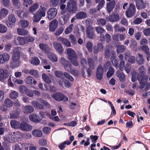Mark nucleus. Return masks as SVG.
<instances>
[{"mask_svg":"<svg viewBox=\"0 0 150 150\" xmlns=\"http://www.w3.org/2000/svg\"><path fill=\"white\" fill-rule=\"evenodd\" d=\"M34 110L33 107L30 105H26L23 109L24 112L25 113H29L33 112Z\"/></svg>","mask_w":150,"mask_h":150,"instance_id":"31","label":"nucleus"},{"mask_svg":"<svg viewBox=\"0 0 150 150\" xmlns=\"http://www.w3.org/2000/svg\"><path fill=\"white\" fill-rule=\"evenodd\" d=\"M7 28L5 26L2 24H0V33H4L7 31Z\"/></svg>","mask_w":150,"mask_h":150,"instance_id":"60","label":"nucleus"},{"mask_svg":"<svg viewBox=\"0 0 150 150\" xmlns=\"http://www.w3.org/2000/svg\"><path fill=\"white\" fill-rule=\"evenodd\" d=\"M19 114V113L18 112H14L10 114L9 117L11 119H16L18 117Z\"/></svg>","mask_w":150,"mask_h":150,"instance_id":"54","label":"nucleus"},{"mask_svg":"<svg viewBox=\"0 0 150 150\" xmlns=\"http://www.w3.org/2000/svg\"><path fill=\"white\" fill-rule=\"evenodd\" d=\"M116 76L121 81L124 82L125 80V74L122 72L118 70L116 72Z\"/></svg>","mask_w":150,"mask_h":150,"instance_id":"30","label":"nucleus"},{"mask_svg":"<svg viewBox=\"0 0 150 150\" xmlns=\"http://www.w3.org/2000/svg\"><path fill=\"white\" fill-rule=\"evenodd\" d=\"M74 25L73 24H71L68 27H67L65 30V33L66 35L70 33L73 28Z\"/></svg>","mask_w":150,"mask_h":150,"instance_id":"50","label":"nucleus"},{"mask_svg":"<svg viewBox=\"0 0 150 150\" xmlns=\"http://www.w3.org/2000/svg\"><path fill=\"white\" fill-rule=\"evenodd\" d=\"M10 59L9 55L6 53L0 54V64H3L8 62Z\"/></svg>","mask_w":150,"mask_h":150,"instance_id":"17","label":"nucleus"},{"mask_svg":"<svg viewBox=\"0 0 150 150\" xmlns=\"http://www.w3.org/2000/svg\"><path fill=\"white\" fill-rule=\"evenodd\" d=\"M61 18L63 19V22L62 21H61V19H60V22L61 23V24L62 25H64L67 22H68V21L69 20V14H67L65 15H64L62 16L61 17Z\"/></svg>","mask_w":150,"mask_h":150,"instance_id":"37","label":"nucleus"},{"mask_svg":"<svg viewBox=\"0 0 150 150\" xmlns=\"http://www.w3.org/2000/svg\"><path fill=\"white\" fill-rule=\"evenodd\" d=\"M4 103V106L6 107H11L13 105L12 102L8 98H7L5 99Z\"/></svg>","mask_w":150,"mask_h":150,"instance_id":"40","label":"nucleus"},{"mask_svg":"<svg viewBox=\"0 0 150 150\" xmlns=\"http://www.w3.org/2000/svg\"><path fill=\"white\" fill-rule=\"evenodd\" d=\"M45 16V13L42 9L39 10L35 13L33 18V22H37L40 20L42 17H44Z\"/></svg>","mask_w":150,"mask_h":150,"instance_id":"4","label":"nucleus"},{"mask_svg":"<svg viewBox=\"0 0 150 150\" xmlns=\"http://www.w3.org/2000/svg\"><path fill=\"white\" fill-rule=\"evenodd\" d=\"M94 32L93 28L91 26H88L86 29V33L87 37L89 39L93 38Z\"/></svg>","mask_w":150,"mask_h":150,"instance_id":"16","label":"nucleus"},{"mask_svg":"<svg viewBox=\"0 0 150 150\" xmlns=\"http://www.w3.org/2000/svg\"><path fill=\"white\" fill-rule=\"evenodd\" d=\"M42 76L43 80L45 82L47 83H51V81L49 76L46 74L45 73L43 74Z\"/></svg>","mask_w":150,"mask_h":150,"instance_id":"39","label":"nucleus"},{"mask_svg":"<svg viewBox=\"0 0 150 150\" xmlns=\"http://www.w3.org/2000/svg\"><path fill=\"white\" fill-rule=\"evenodd\" d=\"M53 45L54 48L59 52L62 53L63 52V49L60 43L57 42H54Z\"/></svg>","mask_w":150,"mask_h":150,"instance_id":"21","label":"nucleus"},{"mask_svg":"<svg viewBox=\"0 0 150 150\" xmlns=\"http://www.w3.org/2000/svg\"><path fill=\"white\" fill-rule=\"evenodd\" d=\"M115 58L116 57L115 56H112L111 58V60L113 66L117 69L118 67V61L115 59Z\"/></svg>","mask_w":150,"mask_h":150,"instance_id":"47","label":"nucleus"},{"mask_svg":"<svg viewBox=\"0 0 150 150\" xmlns=\"http://www.w3.org/2000/svg\"><path fill=\"white\" fill-rule=\"evenodd\" d=\"M29 23L28 22L25 20H22L21 21L20 24L23 28H26L28 25Z\"/></svg>","mask_w":150,"mask_h":150,"instance_id":"59","label":"nucleus"},{"mask_svg":"<svg viewBox=\"0 0 150 150\" xmlns=\"http://www.w3.org/2000/svg\"><path fill=\"white\" fill-rule=\"evenodd\" d=\"M14 42L17 45H23L25 43L24 37H18L15 39Z\"/></svg>","mask_w":150,"mask_h":150,"instance_id":"20","label":"nucleus"},{"mask_svg":"<svg viewBox=\"0 0 150 150\" xmlns=\"http://www.w3.org/2000/svg\"><path fill=\"white\" fill-rule=\"evenodd\" d=\"M88 15L86 13L84 12H79L77 13L75 16L77 19H83L86 18Z\"/></svg>","mask_w":150,"mask_h":150,"instance_id":"23","label":"nucleus"},{"mask_svg":"<svg viewBox=\"0 0 150 150\" xmlns=\"http://www.w3.org/2000/svg\"><path fill=\"white\" fill-rule=\"evenodd\" d=\"M97 23L99 25H104L106 24V21L105 19L100 18L97 21Z\"/></svg>","mask_w":150,"mask_h":150,"instance_id":"52","label":"nucleus"},{"mask_svg":"<svg viewBox=\"0 0 150 150\" xmlns=\"http://www.w3.org/2000/svg\"><path fill=\"white\" fill-rule=\"evenodd\" d=\"M57 13L56 8H52L49 10L47 12L48 18L50 19L53 18L56 16Z\"/></svg>","mask_w":150,"mask_h":150,"instance_id":"14","label":"nucleus"},{"mask_svg":"<svg viewBox=\"0 0 150 150\" xmlns=\"http://www.w3.org/2000/svg\"><path fill=\"white\" fill-rule=\"evenodd\" d=\"M25 41L27 42H33L35 38L34 37H32L31 36H28L27 37H25Z\"/></svg>","mask_w":150,"mask_h":150,"instance_id":"64","label":"nucleus"},{"mask_svg":"<svg viewBox=\"0 0 150 150\" xmlns=\"http://www.w3.org/2000/svg\"><path fill=\"white\" fill-rule=\"evenodd\" d=\"M59 62L64 67L65 70L67 71H70L71 65L64 57H61L59 59Z\"/></svg>","mask_w":150,"mask_h":150,"instance_id":"7","label":"nucleus"},{"mask_svg":"<svg viewBox=\"0 0 150 150\" xmlns=\"http://www.w3.org/2000/svg\"><path fill=\"white\" fill-rule=\"evenodd\" d=\"M33 78L30 76L27 77L25 80L26 83L29 84H32L33 83Z\"/></svg>","mask_w":150,"mask_h":150,"instance_id":"56","label":"nucleus"},{"mask_svg":"<svg viewBox=\"0 0 150 150\" xmlns=\"http://www.w3.org/2000/svg\"><path fill=\"white\" fill-rule=\"evenodd\" d=\"M125 47L124 45H119L117 47V52L119 53L123 52L125 51Z\"/></svg>","mask_w":150,"mask_h":150,"instance_id":"55","label":"nucleus"},{"mask_svg":"<svg viewBox=\"0 0 150 150\" xmlns=\"http://www.w3.org/2000/svg\"><path fill=\"white\" fill-rule=\"evenodd\" d=\"M33 135L36 137H41L42 135V131L39 129H34L32 132Z\"/></svg>","mask_w":150,"mask_h":150,"instance_id":"35","label":"nucleus"},{"mask_svg":"<svg viewBox=\"0 0 150 150\" xmlns=\"http://www.w3.org/2000/svg\"><path fill=\"white\" fill-rule=\"evenodd\" d=\"M103 73V68L102 66L100 65L97 68L96 72V76L98 80H100L102 79Z\"/></svg>","mask_w":150,"mask_h":150,"instance_id":"12","label":"nucleus"},{"mask_svg":"<svg viewBox=\"0 0 150 150\" xmlns=\"http://www.w3.org/2000/svg\"><path fill=\"white\" fill-rule=\"evenodd\" d=\"M148 78V76H146V77H145L144 78H138L140 84V85L139 86L140 88L142 89L145 86V83L146 82Z\"/></svg>","mask_w":150,"mask_h":150,"instance_id":"25","label":"nucleus"},{"mask_svg":"<svg viewBox=\"0 0 150 150\" xmlns=\"http://www.w3.org/2000/svg\"><path fill=\"white\" fill-rule=\"evenodd\" d=\"M27 89V88L25 86L23 85L19 87L20 92L23 93H25Z\"/></svg>","mask_w":150,"mask_h":150,"instance_id":"58","label":"nucleus"},{"mask_svg":"<svg viewBox=\"0 0 150 150\" xmlns=\"http://www.w3.org/2000/svg\"><path fill=\"white\" fill-rule=\"evenodd\" d=\"M8 20L9 21L12 23H14L16 21V19L15 15L13 14H11L8 16Z\"/></svg>","mask_w":150,"mask_h":150,"instance_id":"46","label":"nucleus"},{"mask_svg":"<svg viewBox=\"0 0 150 150\" xmlns=\"http://www.w3.org/2000/svg\"><path fill=\"white\" fill-rule=\"evenodd\" d=\"M114 29L116 32H123L125 31L126 28L123 27H120L119 25L116 24L114 26Z\"/></svg>","mask_w":150,"mask_h":150,"instance_id":"32","label":"nucleus"},{"mask_svg":"<svg viewBox=\"0 0 150 150\" xmlns=\"http://www.w3.org/2000/svg\"><path fill=\"white\" fill-rule=\"evenodd\" d=\"M88 63L90 68L93 69H95V64L94 60L91 58L88 59Z\"/></svg>","mask_w":150,"mask_h":150,"instance_id":"44","label":"nucleus"},{"mask_svg":"<svg viewBox=\"0 0 150 150\" xmlns=\"http://www.w3.org/2000/svg\"><path fill=\"white\" fill-rule=\"evenodd\" d=\"M31 63L34 65H37L40 64V61L37 57H34L30 60Z\"/></svg>","mask_w":150,"mask_h":150,"instance_id":"41","label":"nucleus"},{"mask_svg":"<svg viewBox=\"0 0 150 150\" xmlns=\"http://www.w3.org/2000/svg\"><path fill=\"white\" fill-rule=\"evenodd\" d=\"M39 87L41 89L45 91H48V88L47 85L44 84L43 85L41 83H39Z\"/></svg>","mask_w":150,"mask_h":150,"instance_id":"57","label":"nucleus"},{"mask_svg":"<svg viewBox=\"0 0 150 150\" xmlns=\"http://www.w3.org/2000/svg\"><path fill=\"white\" fill-rule=\"evenodd\" d=\"M29 118L30 120L35 122H40L42 118L39 116L35 114H32L29 116Z\"/></svg>","mask_w":150,"mask_h":150,"instance_id":"18","label":"nucleus"},{"mask_svg":"<svg viewBox=\"0 0 150 150\" xmlns=\"http://www.w3.org/2000/svg\"><path fill=\"white\" fill-rule=\"evenodd\" d=\"M137 45V42L134 39H132L131 40L130 47L132 48H134Z\"/></svg>","mask_w":150,"mask_h":150,"instance_id":"63","label":"nucleus"},{"mask_svg":"<svg viewBox=\"0 0 150 150\" xmlns=\"http://www.w3.org/2000/svg\"><path fill=\"white\" fill-rule=\"evenodd\" d=\"M114 71L113 68L112 67H110L107 73V77L108 78H110L114 74Z\"/></svg>","mask_w":150,"mask_h":150,"instance_id":"48","label":"nucleus"},{"mask_svg":"<svg viewBox=\"0 0 150 150\" xmlns=\"http://www.w3.org/2000/svg\"><path fill=\"white\" fill-rule=\"evenodd\" d=\"M4 141L5 142L3 143V144L4 146H6V142L8 143L15 142L14 137L12 132L9 134L8 137H4Z\"/></svg>","mask_w":150,"mask_h":150,"instance_id":"11","label":"nucleus"},{"mask_svg":"<svg viewBox=\"0 0 150 150\" xmlns=\"http://www.w3.org/2000/svg\"><path fill=\"white\" fill-rule=\"evenodd\" d=\"M136 5L137 8L139 10L144 9L146 7L142 0H136Z\"/></svg>","mask_w":150,"mask_h":150,"instance_id":"22","label":"nucleus"},{"mask_svg":"<svg viewBox=\"0 0 150 150\" xmlns=\"http://www.w3.org/2000/svg\"><path fill=\"white\" fill-rule=\"evenodd\" d=\"M29 74L36 78H38L39 77L38 72L35 70L33 69L30 70L29 72Z\"/></svg>","mask_w":150,"mask_h":150,"instance_id":"49","label":"nucleus"},{"mask_svg":"<svg viewBox=\"0 0 150 150\" xmlns=\"http://www.w3.org/2000/svg\"><path fill=\"white\" fill-rule=\"evenodd\" d=\"M58 25L57 21L54 19L50 23L49 26V30L51 32H54L57 28Z\"/></svg>","mask_w":150,"mask_h":150,"instance_id":"13","label":"nucleus"},{"mask_svg":"<svg viewBox=\"0 0 150 150\" xmlns=\"http://www.w3.org/2000/svg\"><path fill=\"white\" fill-rule=\"evenodd\" d=\"M141 50L145 53H147L149 52V48L148 46L145 45L142 46L141 47Z\"/></svg>","mask_w":150,"mask_h":150,"instance_id":"62","label":"nucleus"},{"mask_svg":"<svg viewBox=\"0 0 150 150\" xmlns=\"http://www.w3.org/2000/svg\"><path fill=\"white\" fill-rule=\"evenodd\" d=\"M18 92L13 91L10 93L9 97L12 99H14L18 98Z\"/></svg>","mask_w":150,"mask_h":150,"instance_id":"42","label":"nucleus"},{"mask_svg":"<svg viewBox=\"0 0 150 150\" xmlns=\"http://www.w3.org/2000/svg\"><path fill=\"white\" fill-rule=\"evenodd\" d=\"M38 7V4L37 3H35L30 7L29 11L30 12L32 13H33L36 10Z\"/></svg>","mask_w":150,"mask_h":150,"instance_id":"45","label":"nucleus"},{"mask_svg":"<svg viewBox=\"0 0 150 150\" xmlns=\"http://www.w3.org/2000/svg\"><path fill=\"white\" fill-rule=\"evenodd\" d=\"M138 56L136 57V61L137 63L139 65H142L144 64V58L142 54L138 53Z\"/></svg>","mask_w":150,"mask_h":150,"instance_id":"28","label":"nucleus"},{"mask_svg":"<svg viewBox=\"0 0 150 150\" xmlns=\"http://www.w3.org/2000/svg\"><path fill=\"white\" fill-rule=\"evenodd\" d=\"M67 53L69 60L74 66H78L79 64L77 59V56L75 51L71 48H68L67 49Z\"/></svg>","mask_w":150,"mask_h":150,"instance_id":"1","label":"nucleus"},{"mask_svg":"<svg viewBox=\"0 0 150 150\" xmlns=\"http://www.w3.org/2000/svg\"><path fill=\"white\" fill-rule=\"evenodd\" d=\"M138 70L139 72L138 75L137 73L135 72H133L132 74V82H134L136 81L137 78H144L145 77H146V76H148V75L144 76L146 73V69L144 66L143 65L141 66L139 68Z\"/></svg>","mask_w":150,"mask_h":150,"instance_id":"2","label":"nucleus"},{"mask_svg":"<svg viewBox=\"0 0 150 150\" xmlns=\"http://www.w3.org/2000/svg\"><path fill=\"white\" fill-rule=\"evenodd\" d=\"M52 97L56 100L58 101H61L64 100V101H67L68 100V98L62 93H56L53 94Z\"/></svg>","mask_w":150,"mask_h":150,"instance_id":"8","label":"nucleus"},{"mask_svg":"<svg viewBox=\"0 0 150 150\" xmlns=\"http://www.w3.org/2000/svg\"><path fill=\"white\" fill-rule=\"evenodd\" d=\"M64 30V28L61 27L58 28L54 33V35L56 36H59L61 34Z\"/></svg>","mask_w":150,"mask_h":150,"instance_id":"43","label":"nucleus"},{"mask_svg":"<svg viewBox=\"0 0 150 150\" xmlns=\"http://www.w3.org/2000/svg\"><path fill=\"white\" fill-rule=\"evenodd\" d=\"M59 84L63 88H68L71 86V83L65 79H62L58 82Z\"/></svg>","mask_w":150,"mask_h":150,"instance_id":"19","label":"nucleus"},{"mask_svg":"<svg viewBox=\"0 0 150 150\" xmlns=\"http://www.w3.org/2000/svg\"><path fill=\"white\" fill-rule=\"evenodd\" d=\"M9 75L7 69L0 68V81H4L8 78Z\"/></svg>","mask_w":150,"mask_h":150,"instance_id":"10","label":"nucleus"},{"mask_svg":"<svg viewBox=\"0 0 150 150\" xmlns=\"http://www.w3.org/2000/svg\"><path fill=\"white\" fill-rule=\"evenodd\" d=\"M120 16L118 13H115L110 16L109 18V20L111 22H115L118 20L120 18Z\"/></svg>","mask_w":150,"mask_h":150,"instance_id":"27","label":"nucleus"},{"mask_svg":"<svg viewBox=\"0 0 150 150\" xmlns=\"http://www.w3.org/2000/svg\"><path fill=\"white\" fill-rule=\"evenodd\" d=\"M17 32L19 35L22 36L27 35L28 33L26 30L22 28H17Z\"/></svg>","mask_w":150,"mask_h":150,"instance_id":"34","label":"nucleus"},{"mask_svg":"<svg viewBox=\"0 0 150 150\" xmlns=\"http://www.w3.org/2000/svg\"><path fill=\"white\" fill-rule=\"evenodd\" d=\"M48 58L52 62H56L58 60V57L54 54L51 53L48 55Z\"/></svg>","mask_w":150,"mask_h":150,"instance_id":"36","label":"nucleus"},{"mask_svg":"<svg viewBox=\"0 0 150 150\" xmlns=\"http://www.w3.org/2000/svg\"><path fill=\"white\" fill-rule=\"evenodd\" d=\"M13 134L15 142L18 141L21 136V133L19 132H13L12 133Z\"/></svg>","mask_w":150,"mask_h":150,"instance_id":"38","label":"nucleus"},{"mask_svg":"<svg viewBox=\"0 0 150 150\" xmlns=\"http://www.w3.org/2000/svg\"><path fill=\"white\" fill-rule=\"evenodd\" d=\"M13 61L10 65V67L13 68L18 66L20 63V52L14 50L13 55Z\"/></svg>","mask_w":150,"mask_h":150,"instance_id":"3","label":"nucleus"},{"mask_svg":"<svg viewBox=\"0 0 150 150\" xmlns=\"http://www.w3.org/2000/svg\"><path fill=\"white\" fill-rule=\"evenodd\" d=\"M19 129L24 131L29 132L32 129V126L25 122H22L20 124Z\"/></svg>","mask_w":150,"mask_h":150,"instance_id":"9","label":"nucleus"},{"mask_svg":"<svg viewBox=\"0 0 150 150\" xmlns=\"http://www.w3.org/2000/svg\"><path fill=\"white\" fill-rule=\"evenodd\" d=\"M115 5V1L113 0L108 3L106 6V10L107 11L110 13L113 9Z\"/></svg>","mask_w":150,"mask_h":150,"instance_id":"24","label":"nucleus"},{"mask_svg":"<svg viewBox=\"0 0 150 150\" xmlns=\"http://www.w3.org/2000/svg\"><path fill=\"white\" fill-rule=\"evenodd\" d=\"M8 14V10L5 8H2L0 11V20L4 19Z\"/></svg>","mask_w":150,"mask_h":150,"instance_id":"26","label":"nucleus"},{"mask_svg":"<svg viewBox=\"0 0 150 150\" xmlns=\"http://www.w3.org/2000/svg\"><path fill=\"white\" fill-rule=\"evenodd\" d=\"M71 74L75 76H78L79 74V71L78 70L76 69H72L71 67L70 71H68Z\"/></svg>","mask_w":150,"mask_h":150,"instance_id":"53","label":"nucleus"},{"mask_svg":"<svg viewBox=\"0 0 150 150\" xmlns=\"http://www.w3.org/2000/svg\"><path fill=\"white\" fill-rule=\"evenodd\" d=\"M54 74L56 77L58 78H62L63 74L61 71H55Z\"/></svg>","mask_w":150,"mask_h":150,"instance_id":"61","label":"nucleus"},{"mask_svg":"<svg viewBox=\"0 0 150 150\" xmlns=\"http://www.w3.org/2000/svg\"><path fill=\"white\" fill-rule=\"evenodd\" d=\"M31 104L35 108L41 110L44 109L43 106L36 101H32L31 102Z\"/></svg>","mask_w":150,"mask_h":150,"instance_id":"29","label":"nucleus"},{"mask_svg":"<svg viewBox=\"0 0 150 150\" xmlns=\"http://www.w3.org/2000/svg\"><path fill=\"white\" fill-rule=\"evenodd\" d=\"M63 75L66 79H69L70 81H74V79L73 77L67 72H64L63 73Z\"/></svg>","mask_w":150,"mask_h":150,"instance_id":"51","label":"nucleus"},{"mask_svg":"<svg viewBox=\"0 0 150 150\" xmlns=\"http://www.w3.org/2000/svg\"><path fill=\"white\" fill-rule=\"evenodd\" d=\"M136 11V8L134 4L131 3L129 5L128 9L126 12V15L127 17H130L135 14Z\"/></svg>","mask_w":150,"mask_h":150,"instance_id":"6","label":"nucleus"},{"mask_svg":"<svg viewBox=\"0 0 150 150\" xmlns=\"http://www.w3.org/2000/svg\"><path fill=\"white\" fill-rule=\"evenodd\" d=\"M10 125L11 127L15 129H19L20 123L15 120H13L10 122Z\"/></svg>","mask_w":150,"mask_h":150,"instance_id":"33","label":"nucleus"},{"mask_svg":"<svg viewBox=\"0 0 150 150\" xmlns=\"http://www.w3.org/2000/svg\"><path fill=\"white\" fill-rule=\"evenodd\" d=\"M39 46L40 50L46 53H49L51 52L50 48L47 44L40 43Z\"/></svg>","mask_w":150,"mask_h":150,"instance_id":"15","label":"nucleus"},{"mask_svg":"<svg viewBox=\"0 0 150 150\" xmlns=\"http://www.w3.org/2000/svg\"><path fill=\"white\" fill-rule=\"evenodd\" d=\"M77 7L75 2L72 0H70L67 5V10L71 13H75L77 11Z\"/></svg>","mask_w":150,"mask_h":150,"instance_id":"5","label":"nucleus"}]
</instances>
